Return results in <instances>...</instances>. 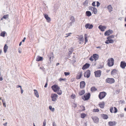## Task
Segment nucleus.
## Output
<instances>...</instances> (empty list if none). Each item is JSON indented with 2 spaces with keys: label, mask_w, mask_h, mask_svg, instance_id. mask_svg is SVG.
<instances>
[{
  "label": "nucleus",
  "mask_w": 126,
  "mask_h": 126,
  "mask_svg": "<svg viewBox=\"0 0 126 126\" xmlns=\"http://www.w3.org/2000/svg\"><path fill=\"white\" fill-rule=\"evenodd\" d=\"M114 60L112 58H110L107 61V64L109 66L111 67L114 64Z\"/></svg>",
  "instance_id": "nucleus-3"
},
{
  "label": "nucleus",
  "mask_w": 126,
  "mask_h": 126,
  "mask_svg": "<svg viewBox=\"0 0 126 126\" xmlns=\"http://www.w3.org/2000/svg\"><path fill=\"white\" fill-rule=\"evenodd\" d=\"M104 105L105 103L103 101L100 102L99 104V106L102 109H103L104 108Z\"/></svg>",
  "instance_id": "nucleus-25"
},
{
  "label": "nucleus",
  "mask_w": 126,
  "mask_h": 126,
  "mask_svg": "<svg viewBox=\"0 0 126 126\" xmlns=\"http://www.w3.org/2000/svg\"><path fill=\"white\" fill-rule=\"evenodd\" d=\"M48 58H49V61H50V62H51V58L52 57H48Z\"/></svg>",
  "instance_id": "nucleus-60"
},
{
  "label": "nucleus",
  "mask_w": 126,
  "mask_h": 126,
  "mask_svg": "<svg viewBox=\"0 0 126 126\" xmlns=\"http://www.w3.org/2000/svg\"><path fill=\"white\" fill-rule=\"evenodd\" d=\"M117 124V123L115 121H110L108 122V125L109 126H115Z\"/></svg>",
  "instance_id": "nucleus-18"
},
{
  "label": "nucleus",
  "mask_w": 126,
  "mask_h": 126,
  "mask_svg": "<svg viewBox=\"0 0 126 126\" xmlns=\"http://www.w3.org/2000/svg\"><path fill=\"white\" fill-rule=\"evenodd\" d=\"M96 48H100V47H96Z\"/></svg>",
  "instance_id": "nucleus-62"
},
{
  "label": "nucleus",
  "mask_w": 126,
  "mask_h": 126,
  "mask_svg": "<svg viewBox=\"0 0 126 126\" xmlns=\"http://www.w3.org/2000/svg\"><path fill=\"white\" fill-rule=\"evenodd\" d=\"M97 3V7L99 6L100 5V3L98 1H97L96 2Z\"/></svg>",
  "instance_id": "nucleus-51"
},
{
  "label": "nucleus",
  "mask_w": 126,
  "mask_h": 126,
  "mask_svg": "<svg viewBox=\"0 0 126 126\" xmlns=\"http://www.w3.org/2000/svg\"><path fill=\"white\" fill-rule=\"evenodd\" d=\"M70 19L71 21V22L70 23L71 24L74 22L75 21V18L73 16H71L70 17Z\"/></svg>",
  "instance_id": "nucleus-28"
},
{
  "label": "nucleus",
  "mask_w": 126,
  "mask_h": 126,
  "mask_svg": "<svg viewBox=\"0 0 126 126\" xmlns=\"http://www.w3.org/2000/svg\"><path fill=\"white\" fill-rule=\"evenodd\" d=\"M85 85V83L83 81H81L80 83V88H83Z\"/></svg>",
  "instance_id": "nucleus-22"
},
{
  "label": "nucleus",
  "mask_w": 126,
  "mask_h": 126,
  "mask_svg": "<svg viewBox=\"0 0 126 126\" xmlns=\"http://www.w3.org/2000/svg\"><path fill=\"white\" fill-rule=\"evenodd\" d=\"M43 60V58L39 56H38L36 58V61L37 62H39L40 61H42Z\"/></svg>",
  "instance_id": "nucleus-26"
},
{
  "label": "nucleus",
  "mask_w": 126,
  "mask_h": 126,
  "mask_svg": "<svg viewBox=\"0 0 126 126\" xmlns=\"http://www.w3.org/2000/svg\"><path fill=\"white\" fill-rule=\"evenodd\" d=\"M52 125L53 126H56V125L55 124V123L54 122H53Z\"/></svg>",
  "instance_id": "nucleus-53"
},
{
  "label": "nucleus",
  "mask_w": 126,
  "mask_h": 126,
  "mask_svg": "<svg viewBox=\"0 0 126 126\" xmlns=\"http://www.w3.org/2000/svg\"><path fill=\"white\" fill-rule=\"evenodd\" d=\"M34 94L37 97H39V95L38 94V91H37L35 89H34Z\"/></svg>",
  "instance_id": "nucleus-31"
},
{
  "label": "nucleus",
  "mask_w": 126,
  "mask_h": 126,
  "mask_svg": "<svg viewBox=\"0 0 126 126\" xmlns=\"http://www.w3.org/2000/svg\"><path fill=\"white\" fill-rule=\"evenodd\" d=\"M69 55H70L72 53L73 50V48H71L69 49Z\"/></svg>",
  "instance_id": "nucleus-34"
},
{
  "label": "nucleus",
  "mask_w": 126,
  "mask_h": 126,
  "mask_svg": "<svg viewBox=\"0 0 126 126\" xmlns=\"http://www.w3.org/2000/svg\"><path fill=\"white\" fill-rule=\"evenodd\" d=\"M95 75L96 77H100L101 75V72L100 70H98L94 72Z\"/></svg>",
  "instance_id": "nucleus-13"
},
{
  "label": "nucleus",
  "mask_w": 126,
  "mask_h": 126,
  "mask_svg": "<svg viewBox=\"0 0 126 126\" xmlns=\"http://www.w3.org/2000/svg\"><path fill=\"white\" fill-rule=\"evenodd\" d=\"M5 32H3L1 33L0 35L4 37L5 36Z\"/></svg>",
  "instance_id": "nucleus-41"
},
{
  "label": "nucleus",
  "mask_w": 126,
  "mask_h": 126,
  "mask_svg": "<svg viewBox=\"0 0 126 126\" xmlns=\"http://www.w3.org/2000/svg\"><path fill=\"white\" fill-rule=\"evenodd\" d=\"M110 71V69H107L106 72L107 73H108Z\"/></svg>",
  "instance_id": "nucleus-56"
},
{
  "label": "nucleus",
  "mask_w": 126,
  "mask_h": 126,
  "mask_svg": "<svg viewBox=\"0 0 126 126\" xmlns=\"http://www.w3.org/2000/svg\"><path fill=\"white\" fill-rule=\"evenodd\" d=\"M91 96V94L90 93H88L86 94L83 96H82V98L84 100H88L90 98Z\"/></svg>",
  "instance_id": "nucleus-7"
},
{
  "label": "nucleus",
  "mask_w": 126,
  "mask_h": 126,
  "mask_svg": "<svg viewBox=\"0 0 126 126\" xmlns=\"http://www.w3.org/2000/svg\"><path fill=\"white\" fill-rule=\"evenodd\" d=\"M20 90H21V94H22L23 93V90L22 89V88H20Z\"/></svg>",
  "instance_id": "nucleus-58"
},
{
  "label": "nucleus",
  "mask_w": 126,
  "mask_h": 126,
  "mask_svg": "<svg viewBox=\"0 0 126 126\" xmlns=\"http://www.w3.org/2000/svg\"><path fill=\"white\" fill-rule=\"evenodd\" d=\"M49 109L50 110L52 111H54V108H52V106H49Z\"/></svg>",
  "instance_id": "nucleus-39"
},
{
  "label": "nucleus",
  "mask_w": 126,
  "mask_h": 126,
  "mask_svg": "<svg viewBox=\"0 0 126 126\" xmlns=\"http://www.w3.org/2000/svg\"><path fill=\"white\" fill-rule=\"evenodd\" d=\"M91 72L89 70H88L84 73V76L85 77L88 78L90 76Z\"/></svg>",
  "instance_id": "nucleus-11"
},
{
  "label": "nucleus",
  "mask_w": 126,
  "mask_h": 126,
  "mask_svg": "<svg viewBox=\"0 0 126 126\" xmlns=\"http://www.w3.org/2000/svg\"><path fill=\"white\" fill-rule=\"evenodd\" d=\"M48 57H52V58L54 57L53 53L52 52H50L49 55H48Z\"/></svg>",
  "instance_id": "nucleus-38"
},
{
  "label": "nucleus",
  "mask_w": 126,
  "mask_h": 126,
  "mask_svg": "<svg viewBox=\"0 0 126 126\" xmlns=\"http://www.w3.org/2000/svg\"><path fill=\"white\" fill-rule=\"evenodd\" d=\"M7 49L8 47L7 46V45L6 44H5L3 48L4 52V53H5L7 52Z\"/></svg>",
  "instance_id": "nucleus-32"
},
{
  "label": "nucleus",
  "mask_w": 126,
  "mask_h": 126,
  "mask_svg": "<svg viewBox=\"0 0 126 126\" xmlns=\"http://www.w3.org/2000/svg\"><path fill=\"white\" fill-rule=\"evenodd\" d=\"M66 79L65 78L64 79H62V78H60L59 79V81H64Z\"/></svg>",
  "instance_id": "nucleus-43"
},
{
  "label": "nucleus",
  "mask_w": 126,
  "mask_h": 126,
  "mask_svg": "<svg viewBox=\"0 0 126 126\" xmlns=\"http://www.w3.org/2000/svg\"><path fill=\"white\" fill-rule=\"evenodd\" d=\"M97 90V89L95 87H93L91 88V91L92 92L95 91Z\"/></svg>",
  "instance_id": "nucleus-36"
},
{
  "label": "nucleus",
  "mask_w": 126,
  "mask_h": 126,
  "mask_svg": "<svg viewBox=\"0 0 126 126\" xmlns=\"http://www.w3.org/2000/svg\"><path fill=\"white\" fill-rule=\"evenodd\" d=\"M80 107L81 108V110L82 111H84L85 110V107L84 106H80Z\"/></svg>",
  "instance_id": "nucleus-42"
},
{
  "label": "nucleus",
  "mask_w": 126,
  "mask_h": 126,
  "mask_svg": "<svg viewBox=\"0 0 126 126\" xmlns=\"http://www.w3.org/2000/svg\"><path fill=\"white\" fill-rule=\"evenodd\" d=\"M59 63H56V65L57 66V65H59Z\"/></svg>",
  "instance_id": "nucleus-64"
},
{
  "label": "nucleus",
  "mask_w": 126,
  "mask_h": 126,
  "mask_svg": "<svg viewBox=\"0 0 126 126\" xmlns=\"http://www.w3.org/2000/svg\"><path fill=\"white\" fill-rule=\"evenodd\" d=\"M2 102L3 103V105L4 107H6V105L5 102H4L3 100H2Z\"/></svg>",
  "instance_id": "nucleus-48"
},
{
  "label": "nucleus",
  "mask_w": 126,
  "mask_h": 126,
  "mask_svg": "<svg viewBox=\"0 0 126 126\" xmlns=\"http://www.w3.org/2000/svg\"><path fill=\"white\" fill-rule=\"evenodd\" d=\"M92 118L95 123H97L98 122L99 119L96 116H93L92 117Z\"/></svg>",
  "instance_id": "nucleus-17"
},
{
  "label": "nucleus",
  "mask_w": 126,
  "mask_h": 126,
  "mask_svg": "<svg viewBox=\"0 0 126 126\" xmlns=\"http://www.w3.org/2000/svg\"><path fill=\"white\" fill-rule=\"evenodd\" d=\"M21 44H22V42H20V43H19V46H20L21 45Z\"/></svg>",
  "instance_id": "nucleus-61"
},
{
  "label": "nucleus",
  "mask_w": 126,
  "mask_h": 126,
  "mask_svg": "<svg viewBox=\"0 0 126 126\" xmlns=\"http://www.w3.org/2000/svg\"><path fill=\"white\" fill-rule=\"evenodd\" d=\"M16 87L17 88H18L19 87H20V88H22L21 87V86H20L19 85H18L16 86Z\"/></svg>",
  "instance_id": "nucleus-57"
},
{
  "label": "nucleus",
  "mask_w": 126,
  "mask_h": 126,
  "mask_svg": "<svg viewBox=\"0 0 126 126\" xmlns=\"http://www.w3.org/2000/svg\"><path fill=\"white\" fill-rule=\"evenodd\" d=\"M107 8L109 12L110 13L113 11V8L110 5H109L107 7Z\"/></svg>",
  "instance_id": "nucleus-23"
},
{
  "label": "nucleus",
  "mask_w": 126,
  "mask_h": 126,
  "mask_svg": "<svg viewBox=\"0 0 126 126\" xmlns=\"http://www.w3.org/2000/svg\"><path fill=\"white\" fill-rule=\"evenodd\" d=\"M84 41L85 43L84 44H85L88 41V35L87 34H85L84 35Z\"/></svg>",
  "instance_id": "nucleus-27"
},
{
  "label": "nucleus",
  "mask_w": 126,
  "mask_h": 126,
  "mask_svg": "<svg viewBox=\"0 0 126 126\" xmlns=\"http://www.w3.org/2000/svg\"><path fill=\"white\" fill-rule=\"evenodd\" d=\"M107 94L105 92H100L98 95V97L100 99L102 100L105 98Z\"/></svg>",
  "instance_id": "nucleus-5"
},
{
  "label": "nucleus",
  "mask_w": 126,
  "mask_h": 126,
  "mask_svg": "<svg viewBox=\"0 0 126 126\" xmlns=\"http://www.w3.org/2000/svg\"><path fill=\"white\" fill-rule=\"evenodd\" d=\"M46 120H45L44 121L43 123V126H46Z\"/></svg>",
  "instance_id": "nucleus-49"
},
{
  "label": "nucleus",
  "mask_w": 126,
  "mask_h": 126,
  "mask_svg": "<svg viewBox=\"0 0 126 126\" xmlns=\"http://www.w3.org/2000/svg\"><path fill=\"white\" fill-rule=\"evenodd\" d=\"M77 105L76 104H74L73 107L74 108H75L77 107Z\"/></svg>",
  "instance_id": "nucleus-54"
},
{
  "label": "nucleus",
  "mask_w": 126,
  "mask_h": 126,
  "mask_svg": "<svg viewBox=\"0 0 126 126\" xmlns=\"http://www.w3.org/2000/svg\"><path fill=\"white\" fill-rule=\"evenodd\" d=\"M87 115V114L84 113H81L80 114L81 117L82 118H84Z\"/></svg>",
  "instance_id": "nucleus-35"
},
{
  "label": "nucleus",
  "mask_w": 126,
  "mask_h": 126,
  "mask_svg": "<svg viewBox=\"0 0 126 126\" xmlns=\"http://www.w3.org/2000/svg\"><path fill=\"white\" fill-rule=\"evenodd\" d=\"M98 55L96 54H93L92 56H91L89 60L91 61H93L94 60L95 61L97 60L99 58Z\"/></svg>",
  "instance_id": "nucleus-6"
},
{
  "label": "nucleus",
  "mask_w": 126,
  "mask_h": 126,
  "mask_svg": "<svg viewBox=\"0 0 126 126\" xmlns=\"http://www.w3.org/2000/svg\"><path fill=\"white\" fill-rule=\"evenodd\" d=\"M118 71L116 69H113L111 72V74L113 76L116 75L117 76H116V78H118L119 76L118 75Z\"/></svg>",
  "instance_id": "nucleus-8"
},
{
  "label": "nucleus",
  "mask_w": 126,
  "mask_h": 126,
  "mask_svg": "<svg viewBox=\"0 0 126 126\" xmlns=\"http://www.w3.org/2000/svg\"><path fill=\"white\" fill-rule=\"evenodd\" d=\"M114 111H113V107H111L110 109V112L111 113H116L117 112L118 110L115 107H114Z\"/></svg>",
  "instance_id": "nucleus-21"
},
{
  "label": "nucleus",
  "mask_w": 126,
  "mask_h": 126,
  "mask_svg": "<svg viewBox=\"0 0 126 126\" xmlns=\"http://www.w3.org/2000/svg\"><path fill=\"white\" fill-rule=\"evenodd\" d=\"M101 116L102 117L103 119H106L108 118V115L106 114H101Z\"/></svg>",
  "instance_id": "nucleus-30"
},
{
  "label": "nucleus",
  "mask_w": 126,
  "mask_h": 126,
  "mask_svg": "<svg viewBox=\"0 0 126 126\" xmlns=\"http://www.w3.org/2000/svg\"><path fill=\"white\" fill-rule=\"evenodd\" d=\"M114 35H111L109 36L107 38V40H106L105 42V43L107 44H108L109 43H113L114 40L112 39L114 38Z\"/></svg>",
  "instance_id": "nucleus-2"
},
{
  "label": "nucleus",
  "mask_w": 126,
  "mask_h": 126,
  "mask_svg": "<svg viewBox=\"0 0 126 126\" xmlns=\"http://www.w3.org/2000/svg\"><path fill=\"white\" fill-rule=\"evenodd\" d=\"M44 15L47 21L48 22H49L51 21V19L48 16V15L47 14H44Z\"/></svg>",
  "instance_id": "nucleus-20"
},
{
  "label": "nucleus",
  "mask_w": 126,
  "mask_h": 126,
  "mask_svg": "<svg viewBox=\"0 0 126 126\" xmlns=\"http://www.w3.org/2000/svg\"><path fill=\"white\" fill-rule=\"evenodd\" d=\"M94 7H93L92 6H90L89 7V10H91L92 11H93V9L94 8Z\"/></svg>",
  "instance_id": "nucleus-46"
},
{
  "label": "nucleus",
  "mask_w": 126,
  "mask_h": 126,
  "mask_svg": "<svg viewBox=\"0 0 126 126\" xmlns=\"http://www.w3.org/2000/svg\"><path fill=\"white\" fill-rule=\"evenodd\" d=\"M90 66V64L86 63L83 66V67L82 68V69L84 70L87 69Z\"/></svg>",
  "instance_id": "nucleus-19"
},
{
  "label": "nucleus",
  "mask_w": 126,
  "mask_h": 126,
  "mask_svg": "<svg viewBox=\"0 0 126 126\" xmlns=\"http://www.w3.org/2000/svg\"><path fill=\"white\" fill-rule=\"evenodd\" d=\"M95 1L94 2H93L92 4V5L93 6H96L95 5Z\"/></svg>",
  "instance_id": "nucleus-50"
},
{
  "label": "nucleus",
  "mask_w": 126,
  "mask_h": 126,
  "mask_svg": "<svg viewBox=\"0 0 126 126\" xmlns=\"http://www.w3.org/2000/svg\"><path fill=\"white\" fill-rule=\"evenodd\" d=\"M47 82L46 83L45 85L44 86V87L46 88L47 87Z\"/></svg>",
  "instance_id": "nucleus-55"
},
{
  "label": "nucleus",
  "mask_w": 126,
  "mask_h": 126,
  "mask_svg": "<svg viewBox=\"0 0 126 126\" xmlns=\"http://www.w3.org/2000/svg\"><path fill=\"white\" fill-rule=\"evenodd\" d=\"M19 52V53H21V51L20 50H19L18 51Z\"/></svg>",
  "instance_id": "nucleus-63"
},
{
  "label": "nucleus",
  "mask_w": 126,
  "mask_h": 126,
  "mask_svg": "<svg viewBox=\"0 0 126 126\" xmlns=\"http://www.w3.org/2000/svg\"><path fill=\"white\" fill-rule=\"evenodd\" d=\"M7 15H5L3 16V18H4L5 19H6V18H7Z\"/></svg>",
  "instance_id": "nucleus-52"
},
{
  "label": "nucleus",
  "mask_w": 126,
  "mask_h": 126,
  "mask_svg": "<svg viewBox=\"0 0 126 126\" xmlns=\"http://www.w3.org/2000/svg\"><path fill=\"white\" fill-rule=\"evenodd\" d=\"M120 66L122 68L124 69L126 66V63L125 61H121V62Z\"/></svg>",
  "instance_id": "nucleus-14"
},
{
  "label": "nucleus",
  "mask_w": 126,
  "mask_h": 126,
  "mask_svg": "<svg viewBox=\"0 0 126 126\" xmlns=\"http://www.w3.org/2000/svg\"><path fill=\"white\" fill-rule=\"evenodd\" d=\"M82 73L83 72L82 71H79L76 76V79H80L82 76Z\"/></svg>",
  "instance_id": "nucleus-9"
},
{
  "label": "nucleus",
  "mask_w": 126,
  "mask_h": 126,
  "mask_svg": "<svg viewBox=\"0 0 126 126\" xmlns=\"http://www.w3.org/2000/svg\"><path fill=\"white\" fill-rule=\"evenodd\" d=\"M51 88L54 92H57V94L61 95L62 93V91L60 90V87L57 85H54L51 86Z\"/></svg>",
  "instance_id": "nucleus-1"
},
{
  "label": "nucleus",
  "mask_w": 126,
  "mask_h": 126,
  "mask_svg": "<svg viewBox=\"0 0 126 126\" xmlns=\"http://www.w3.org/2000/svg\"><path fill=\"white\" fill-rule=\"evenodd\" d=\"M113 32V31L112 30L109 29L105 32L104 35L105 36H109Z\"/></svg>",
  "instance_id": "nucleus-12"
},
{
  "label": "nucleus",
  "mask_w": 126,
  "mask_h": 126,
  "mask_svg": "<svg viewBox=\"0 0 126 126\" xmlns=\"http://www.w3.org/2000/svg\"><path fill=\"white\" fill-rule=\"evenodd\" d=\"M85 93V91L84 90H82L79 92V95L81 96L84 94Z\"/></svg>",
  "instance_id": "nucleus-29"
},
{
  "label": "nucleus",
  "mask_w": 126,
  "mask_h": 126,
  "mask_svg": "<svg viewBox=\"0 0 126 126\" xmlns=\"http://www.w3.org/2000/svg\"><path fill=\"white\" fill-rule=\"evenodd\" d=\"M85 14L87 16H89L92 15V14L91 12L89 11H86Z\"/></svg>",
  "instance_id": "nucleus-33"
},
{
  "label": "nucleus",
  "mask_w": 126,
  "mask_h": 126,
  "mask_svg": "<svg viewBox=\"0 0 126 126\" xmlns=\"http://www.w3.org/2000/svg\"><path fill=\"white\" fill-rule=\"evenodd\" d=\"M105 82L106 83L112 84L115 82L114 79L112 78H107L105 80Z\"/></svg>",
  "instance_id": "nucleus-4"
},
{
  "label": "nucleus",
  "mask_w": 126,
  "mask_h": 126,
  "mask_svg": "<svg viewBox=\"0 0 126 126\" xmlns=\"http://www.w3.org/2000/svg\"><path fill=\"white\" fill-rule=\"evenodd\" d=\"M64 74L65 76H67L69 75L70 74V73L69 72H64Z\"/></svg>",
  "instance_id": "nucleus-45"
},
{
  "label": "nucleus",
  "mask_w": 126,
  "mask_h": 126,
  "mask_svg": "<svg viewBox=\"0 0 126 126\" xmlns=\"http://www.w3.org/2000/svg\"><path fill=\"white\" fill-rule=\"evenodd\" d=\"M93 27V26L92 25H90L89 23L85 25V27L86 29L88 28L89 29H91Z\"/></svg>",
  "instance_id": "nucleus-24"
},
{
  "label": "nucleus",
  "mask_w": 126,
  "mask_h": 126,
  "mask_svg": "<svg viewBox=\"0 0 126 126\" xmlns=\"http://www.w3.org/2000/svg\"><path fill=\"white\" fill-rule=\"evenodd\" d=\"M71 34L72 33H69L68 34H66V35L67 36H65V37H67L68 36H70V34Z\"/></svg>",
  "instance_id": "nucleus-47"
},
{
  "label": "nucleus",
  "mask_w": 126,
  "mask_h": 126,
  "mask_svg": "<svg viewBox=\"0 0 126 126\" xmlns=\"http://www.w3.org/2000/svg\"><path fill=\"white\" fill-rule=\"evenodd\" d=\"M51 98L52 100V101H54L57 100L58 98V95L56 94H52L51 95Z\"/></svg>",
  "instance_id": "nucleus-10"
},
{
  "label": "nucleus",
  "mask_w": 126,
  "mask_h": 126,
  "mask_svg": "<svg viewBox=\"0 0 126 126\" xmlns=\"http://www.w3.org/2000/svg\"><path fill=\"white\" fill-rule=\"evenodd\" d=\"M78 39L80 41L79 42V44L81 43V42H83L84 41V38L83 36V35H81L79 36V37L78 38Z\"/></svg>",
  "instance_id": "nucleus-16"
},
{
  "label": "nucleus",
  "mask_w": 126,
  "mask_h": 126,
  "mask_svg": "<svg viewBox=\"0 0 126 126\" xmlns=\"http://www.w3.org/2000/svg\"><path fill=\"white\" fill-rule=\"evenodd\" d=\"M92 11H93V13L94 14H97V9L95 7L94 8Z\"/></svg>",
  "instance_id": "nucleus-37"
},
{
  "label": "nucleus",
  "mask_w": 126,
  "mask_h": 126,
  "mask_svg": "<svg viewBox=\"0 0 126 126\" xmlns=\"http://www.w3.org/2000/svg\"><path fill=\"white\" fill-rule=\"evenodd\" d=\"M99 29L102 31H104L106 28V27L101 25H99L98 27Z\"/></svg>",
  "instance_id": "nucleus-15"
},
{
  "label": "nucleus",
  "mask_w": 126,
  "mask_h": 126,
  "mask_svg": "<svg viewBox=\"0 0 126 126\" xmlns=\"http://www.w3.org/2000/svg\"><path fill=\"white\" fill-rule=\"evenodd\" d=\"M99 111V110L98 109H94L93 110V112H98Z\"/></svg>",
  "instance_id": "nucleus-40"
},
{
  "label": "nucleus",
  "mask_w": 126,
  "mask_h": 126,
  "mask_svg": "<svg viewBox=\"0 0 126 126\" xmlns=\"http://www.w3.org/2000/svg\"><path fill=\"white\" fill-rule=\"evenodd\" d=\"M71 97L72 99H74L76 97V95L75 94H73L71 95Z\"/></svg>",
  "instance_id": "nucleus-44"
},
{
  "label": "nucleus",
  "mask_w": 126,
  "mask_h": 126,
  "mask_svg": "<svg viewBox=\"0 0 126 126\" xmlns=\"http://www.w3.org/2000/svg\"><path fill=\"white\" fill-rule=\"evenodd\" d=\"M7 122H6V123H5L3 124V125L5 126H7Z\"/></svg>",
  "instance_id": "nucleus-59"
}]
</instances>
